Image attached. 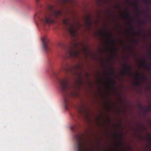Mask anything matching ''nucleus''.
<instances>
[{
	"label": "nucleus",
	"mask_w": 151,
	"mask_h": 151,
	"mask_svg": "<svg viewBox=\"0 0 151 151\" xmlns=\"http://www.w3.org/2000/svg\"><path fill=\"white\" fill-rule=\"evenodd\" d=\"M143 13L144 14H146V12H143Z\"/></svg>",
	"instance_id": "28"
},
{
	"label": "nucleus",
	"mask_w": 151,
	"mask_h": 151,
	"mask_svg": "<svg viewBox=\"0 0 151 151\" xmlns=\"http://www.w3.org/2000/svg\"><path fill=\"white\" fill-rule=\"evenodd\" d=\"M120 145H122V143L121 142H120Z\"/></svg>",
	"instance_id": "31"
},
{
	"label": "nucleus",
	"mask_w": 151,
	"mask_h": 151,
	"mask_svg": "<svg viewBox=\"0 0 151 151\" xmlns=\"http://www.w3.org/2000/svg\"><path fill=\"white\" fill-rule=\"evenodd\" d=\"M150 47H151V46H150Z\"/></svg>",
	"instance_id": "37"
},
{
	"label": "nucleus",
	"mask_w": 151,
	"mask_h": 151,
	"mask_svg": "<svg viewBox=\"0 0 151 151\" xmlns=\"http://www.w3.org/2000/svg\"><path fill=\"white\" fill-rule=\"evenodd\" d=\"M150 65H151V63L150 64Z\"/></svg>",
	"instance_id": "38"
},
{
	"label": "nucleus",
	"mask_w": 151,
	"mask_h": 151,
	"mask_svg": "<svg viewBox=\"0 0 151 151\" xmlns=\"http://www.w3.org/2000/svg\"><path fill=\"white\" fill-rule=\"evenodd\" d=\"M129 67V66L127 64H123V69L122 73V76H130L131 72Z\"/></svg>",
	"instance_id": "8"
},
{
	"label": "nucleus",
	"mask_w": 151,
	"mask_h": 151,
	"mask_svg": "<svg viewBox=\"0 0 151 151\" xmlns=\"http://www.w3.org/2000/svg\"><path fill=\"white\" fill-rule=\"evenodd\" d=\"M144 1L146 3H151V0H144Z\"/></svg>",
	"instance_id": "20"
},
{
	"label": "nucleus",
	"mask_w": 151,
	"mask_h": 151,
	"mask_svg": "<svg viewBox=\"0 0 151 151\" xmlns=\"http://www.w3.org/2000/svg\"><path fill=\"white\" fill-rule=\"evenodd\" d=\"M107 76H109L108 77V80L109 83L110 84H113L114 81L112 79L111 77V76H113L114 74V73L112 72L109 71L107 73Z\"/></svg>",
	"instance_id": "12"
},
{
	"label": "nucleus",
	"mask_w": 151,
	"mask_h": 151,
	"mask_svg": "<svg viewBox=\"0 0 151 151\" xmlns=\"http://www.w3.org/2000/svg\"><path fill=\"white\" fill-rule=\"evenodd\" d=\"M60 44H61V45H62V43H61Z\"/></svg>",
	"instance_id": "36"
},
{
	"label": "nucleus",
	"mask_w": 151,
	"mask_h": 151,
	"mask_svg": "<svg viewBox=\"0 0 151 151\" xmlns=\"http://www.w3.org/2000/svg\"><path fill=\"white\" fill-rule=\"evenodd\" d=\"M142 24V22H139V24L140 25H141V24Z\"/></svg>",
	"instance_id": "27"
},
{
	"label": "nucleus",
	"mask_w": 151,
	"mask_h": 151,
	"mask_svg": "<svg viewBox=\"0 0 151 151\" xmlns=\"http://www.w3.org/2000/svg\"><path fill=\"white\" fill-rule=\"evenodd\" d=\"M86 23L88 26H90L91 24V23L90 21V19L89 17H87Z\"/></svg>",
	"instance_id": "17"
},
{
	"label": "nucleus",
	"mask_w": 151,
	"mask_h": 151,
	"mask_svg": "<svg viewBox=\"0 0 151 151\" xmlns=\"http://www.w3.org/2000/svg\"><path fill=\"white\" fill-rule=\"evenodd\" d=\"M65 106V109H68L69 107L72 104V101L70 99L68 98H64Z\"/></svg>",
	"instance_id": "10"
},
{
	"label": "nucleus",
	"mask_w": 151,
	"mask_h": 151,
	"mask_svg": "<svg viewBox=\"0 0 151 151\" xmlns=\"http://www.w3.org/2000/svg\"><path fill=\"white\" fill-rule=\"evenodd\" d=\"M58 82L60 85L62 91L65 94L69 95L66 91L70 90V86L69 84V79L68 78H64L62 79H58Z\"/></svg>",
	"instance_id": "4"
},
{
	"label": "nucleus",
	"mask_w": 151,
	"mask_h": 151,
	"mask_svg": "<svg viewBox=\"0 0 151 151\" xmlns=\"http://www.w3.org/2000/svg\"><path fill=\"white\" fill-rule=\"evenodd\" d=\"M121 43H122V41H121Z\"/></svg>",
	"instance_id": "32"
},
{
	"label": "nucleus",
	"mask_w": 151,
	"mask_h": 151,
	"mask_svg": "<svg viewBox=\"0 0 151 151\" xmlns=\"http://www.w3.org/2000/svg\"><path fill=\"white\" fill-rule=\"evenodd\" d=\"M141 66L147 69L149 72H151V68L149 67L147 65L145 60H143L142 63L141 64Z\"/></svg>",
	"instance_id": "14"
},
{
	"label": "nucleus",
	"mask_w": 151,
	"mask_h": 151,
	"mask_svg": "<svg viewBox=\"0 0 151 151\" xmlns=\"http://www.w3.org/2000/svg\"><path fill=\"white\" fill-rule=\"evenodd\" d=\"M147 139L149 141L151 142V135L149 134H148L147 137Z\"/></svg>",
	"instance_id": "18"
},
{
	"label": "nucleus",
	"mask_w": 151,
	"mask_h": 151,
	"mask_svg": "<svg viewBox=\"0 0 151 151\" xmlns=\"http://www.w3.org/2000/svg\"><path fill=\"white\" fill-rule=\"evenodd\" d=\"M69 56L70 58H78L79 57L80 52L75 48H72L70 49L69 52Z\"/></svg>",
	"instance_id": "6"
},
{
	"label": "nucleus",
	"mask_w": 151,
	"mask_h": 151,
	"mask_svg": "<svg viewBox=\"0 0 151 151\" xmlns=\"http://www.w3.org/2000/svg\"><path fill=\"white\" fill-rule=\"evenodd\" d=\"M74 94H76V93H73Z\"/></svg>",
	"instance_id": "35"
},
{
	"label": "nucleus",
	"mask_w": 151,
	"mask_h": 151,
	"mask_svg": "<svg viewBox=\"0 0 151 151\" xmlns=\"http://www.w3.org/2000/svg\"><path fill=\"white\" fill-rule=\"evenodd\" d=\"M80 110V111L81 112L82 111V110Z\"/></svg>",
	"instance_id": "30"
},
{
	"label": "nucleus",
	"mask_w": 151,
	"mask_h": 151,
	"mask_svg": "<svg viewBox=\"0 0 151 151\" xmlns=\"http://www.w3.org/2000/svg\"><path fill=\"white\" fill-rule=\"evenodd\" d=\"M136 76H137L136 81L134 82V85L137 86H139L141 85V83L139 81V78H142L144 81H145L147 79V77L145 76L143 73L142 75H140L139 73H136Z\"/></svg>",
	"instance_id": "7"
},
{
	"label": "nucleus",
	"mask_w": 151,
	"mask_h": 151,
	"mask_svg": "<svg viewBox=\"0 0 151 151\" xmlns=\"http://www.w3.org/2000/svg\"><path fill=\"white\" fill-rule=\"evenodd\" d=\"M143 22V23H145V21H144V22Z\"/></svg>",
	"instance_id": "33"
},
{
	"label": "nucleus",
	"mask_w": 151,
	"mask_h": 151,
	"mask_svg": "<svg viewBox=\"0 0 151 151\" xmlns=\"http://www.w3.org/2000/svg\"><path fill=\"white\" fill-rule=\"evenodd\" d=\"M63 14L60 10L54 11L52 14H49L47 16H45V19H41V21L44 24L53 23L55 22V21L52 19V17L58 19L59 18V17L62 16Z\"/></svg>",
	"instance_id": "2"
},
{
	"label": "nucleus",
	"mask_w": 151,
	"mask_h": 151,
	"mask_svg": "<svg viewBox=\"0 0 151 151\" xmlns=\"http://www.w3.org/2000/svg\"><path fill=\"white\" fill-rule=\"evenodd\" d=\"M132 42L134 43H137V41L135 40H133L132 41Z\"/></svg>",
	"instance_id": "24"
},
{
	"label": "nucleus",
	"mask_w": 151,
	"mask_h": 151,
	"mask_svg": "<svg viewBox=\"0 0 151 151\" xmlns=\"http://www.w3.org/2000/svg\"><path fill=\"white\" fill-rule=\"evenodd\" d=\"M110 68L111 70H113V68L111 67H110Z\"/></svg>",
	"instance_id": "29"
},
{
	"label": "nucleus",
	"mask_w": 151,
	"mask_h": 151,
	"mask_svg": "<svg viewBox=\"0 0 151 151\" xmlns=\"http://www.w3.org/2000/svg\"><path fill=\"white\" fill-rule=\"evenodd\" d=\"M129 28L132 30L133 33L135 35L137 36H140L141 35L142 29H140L139 31L138 32L136 31L134 29L133 25L130 24L129 26Z\"/></svg>",
	"instance_id": "13"
},
{
	"label": "nucleus",
	"mask_w": 151,
	"mask_h": 151,
	"mask_svg": "<svg viewBox=\"0 0 151 151\" xmlns=\"http://www.w3.org/2000/svg\"><path fill=\"white\" fill-rule=\"evenodd\" d=\"M147 109L148 111L151 110V104L149 106L147 107Z\"/></svg>",
	"instance_id": "22"
},
{
	"label": "nucleus",
	"mask_w": 151,
	"mask_h": 151,
	"mask_svg": "<svg viewBox=\"0 0 151 151\" xmlns=\"http://www.w3.org/2000/svg\"><path fill=\"white\" fill-rule=\"evenodd\" d=\"M42 40L44 48L45 51H47L48 49V47L47 46L48 40L46 37L42 38Z\"/></svg>",
	"instance_id": "11"
},
{
	"label": "nucleus",
	"mask_w": 151,
	"mask_h": 151,
	"mask_svg": "<svg viewBox=\"0 0 151 151\" xmlns=\"http://www.w3.org/2000/svg\"><path fill=\"white\" fill-rule=\"evenodd\" d=\"M50 10H52V9L53 8V6H50Z\"/></svg>",
	"instance_id": "25"
},
{
	"label": "nucleus",
	"mask_w": 151,
	"mask_h": 151,
	"mask_svg": "<svg viewBox=\"0 0 151 151\" xmlns=\"http://www.w3.org/2000/svg\"><path fill=\"white\" fill-rule=\"evenodd\" d=\"M74 138L76 142V151H90L87 148L84 147L81 135H75Z\"/></svg>",
	"instance_id": "5"
},
{
	"label": "nucleus",
	"mask_w": 151,
	"mask_h": 151,
	"mask_svg": "<svg viewBox=\"0 0 151 151\" xmlns=\"http://www.w3.org/2000/svg\"><path fill=\"white\" fill-rule=\"evenodd\" d=\"M63 1V3L64 4H65V3H66L68 2V0H62Z\"/></svg>",
	"instance_id": "23"
},
{
	"label": "nucleus",
	"mask_w": 151,
	"mask_h": 151,
	"mask_svg": "<svg viewBox=\"0 0 151 151\" xmlns=\"http://www.w3.org/2000/svg\"><path fill=\"white\" fill-rule=\"evenodd\" d=\"M77 126L76 125H75V126L73 127H71V129L73 131H75V130H76L77 129Z\"/></svg>",
	"instance_id": "19"
},
{
	"label": "nucleus",
	"mask_w": 151,
	"mask_h": 151,
	"mask_svg": "<svg viewBox=\"0 0 151 151\" xmlns=\"http://www.w3.org/2000/svg\"><path fill=\"white\" fill-rule=\"evenodd\" d=\"M63 23L65 25L68 26V30L71 36L76 37L78 29L81 26L80 24L75 22H73L72 24L71 23L69 20L66 19H63Z\"/></svg>",
	"instance_id": "1"
},
{
	"label": "nucleus",
	"mask_w": 151,
	"mask_h": 151,
	"mask_svg": "<svg viewBox=\"0 0 151 151\" xmlns=\"http://www.w3.org/2000/svg\"><path fill=\"white\" fill-rule=\"evenodd\" d=\"M80 66V65H79L78 66V67H79Z\"/></svg>",
	"instance_id": "34"
},
{
	"label": "nucleus",
	"mask_w": 151,
	"mask_h": 151,
	"mask_svg": "<svg viewBox=\"0 0 151 151\" xmlns=\"http://www.w3.org/2000/svg\"><path fill=\"white\" fill-rule=\"evenodd\" d=\"M134 5L137 9L136 13L138 15L139 14V8L138 5V2L137 1H135L134 3Z\"/></svg>",
	"instance_id": "15"
},
{
	"label": "nucleus",
	"mask_w": 151,
	"mask_h": 151,
	"mask_svg": "<svg viewBox=\"0 0 151 151\" xmlns=\"http://www.w3.org/2000/svg\"><path fill=\"white\" fill-rule=\"evenodd\" d=\"M123 17L124 19H131L132 18V17L128 13L123 14Z\"/></svg>",
	"instance_id": "16"
},
{
	"label": "nucleus",
	"mask_w": 151,
	"mask_h": 151,
	"mask_svg": "<svg viewBox=\"0 0 151 151\" xmlns=\"http://www.w3.org/2000/svg\"><path fill=\"white\" fill-rule=\"evenodd\" d=\"M112 50L114 52H117L116 49L114 47H113L112 48Z\"/></svg>",
	"instance_id": "21"
},
{
	"label": "nucleus",
	"mask_w": 151,
	"mask_h": 151,
	"mask_svg": "<svg viewBox=\"0 0 151 151\" xmlns=\"http://www.w3.org/2000/svg\"><path fill=\"white\" fill-rule=\"evenodd\" d=\"M149 55L150 56H151V52H150L149 53Z\"/></svg>",
	"instance_id": "26"
},
{
	"label": "nucleus",
	"mask_w": 151,
	"mask_h": 151,
	"mask_svg": "<svg viewBox=\"0 0 151 151\" xmlns=\"http://www.w3.org/2000/svg\"><path fill=\"white\" fill-rule=\"evenodd\" d=\"M99 35L101 37L104 36L108 37V42L109 43L112 44H115V41L112 38V36L110 33L108 32L106 34L104 35L102 33H99Z\"/></svg>",
	"instance_id": "9"
},
{
	"label": "nucleus",
	"mask_w": 151,
	"mask_h": 151,
	"mask_svg": "<svg viewBox=\"0 0 151 151\" xmlns=\"http://www.w3.org/2000/svg\"><path fill=\"white\" fill-rule=\"evenodd\" d=\"M76 66H72L70 65L65 61H63L61 64V71L65 73H70L72 75L76 76L77 75Z\"/></svg>",
	"instance_id": "3"
}]
</instances>
